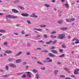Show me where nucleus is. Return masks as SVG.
Returning a JSON list of instances; mask_svg holds the SVG:
<instances>
[{"mask_svg": "<svg viewBox=\"0 0 79 79\" xmlns=\"http://www.w3.org/2000/svg\"><path fill=\"white\" fill-rule=\"evenodd\" d=\"M65 7H66L67 8H69V5L67 4H65Z\"/></svg>", "mask_w": 79, "mask_h": 79, "instance_id": "obj_22", "label": "nucleus"}, {"mask_svg": "<svg viewBox=\"0 0 79 79\" xmlns=\"http://www.w3.org/2000/svg\"><path fill=\"white\" fill-rule=\"evenodd\" d=\"M14 2L15 3H18V2H19V0L15 1Z\"/></svg>", "mask_w": 79, "mask_h": 79, "instance_id": "obj_48", "label": "nucleus"}, {"mask_svg": "<svg viewBox=\"0 0 79 79\" xmlns=\"http://www.w3.org/2000/svg\"><path fill=\"white\" fill-rule=\"evenodd\" d=\"M6 18H11V19H15V18H17L18 17L17 16H12L11 15H8L6 16Z\"/></svg>", "mask_w": 79, "mask_h": 79, "instance_id": "obj_2", "label": "nucleus"}, {"mask_svg": "<svg viewBox=\"0 0 79 79\" xmlns=\"http://www.w3.org/2000/svg\"><path fill=\"white\" fill-rule=\"evenodd\" d=\"M64 56H65L64 54H63L62 55L60 56L59 57H62Z\"/></svg>", "mask_w": 79, "mask_h": 79, "instance_id": "obj_29", "label": "nucleus"}, {"mask_svg": "<svg viewBox=\"0 0 79 79\" xmlns=\"http://www.w3.org/2000/svg\"><path fill=\"white\" fill-rule=\"evenodd\" d=\"M58 72V70H55L54 72V74L55 76H56L57 75V73Z\"/></svg>", "mask_w": 79, "mask_h": 79, "instance_id": "obj_14", "label": "nucleus"}, {"mask_svg": "<svg viewBox=\"0 0 79 79\" xmlns=\"http://www.w3.org/2000/svg\"><path fill=\"white\" fill-rule=\"evenodd\" d=\"M6 31L3 30H0V32H2V33L3 32H6Z\"/></svg>", "mask_w": 79, "mask_h": 79, "instance_id": "obj_20", "label": "nucleus"}, {"mask_svg": "<svg viewBox=\"0 0 79 79\" xmlns=\"http://www.w3.org/2000/svg\"><path fill=\"white\" fill-rule=\"evenodd\" d=\"M50 59V58L48 57L46 59V60H44L43 62L44 63H46V62H48V63L52 62V60Z\"/></svg>", "mask_w": 79, "mask_h": 79, "instance_id": "obj_3", "label": "nucleus"}, {"mask_svg": "<svg viewBox=\"0 0 79 79\" xmlns=\"http://www.w3.org/2000/svg\"><path fill=\"white\" fill-rule=\"evenodd\" d=\"M20 8V9H21V10H24V8L23 7V6H19Z\"/></svg>", "mask_w": 79, "mask_h": 79, "instance_id": "obj_42", "label": "nucleus"}, {"mask_svg": "<svg viewBox=\"0 0 79 79\" xmlns=\"http://www.w3.org/2000/svg\"><path fill=\"white\" fill-rule=\"evenodd\" d=\"M49 56L51 57H56V55H53L52 53H49L48 54Z\"/></svg>", "mask_w": 79, "mask_h": 79, "instance_id": "obj_11", "label": "nucleus"}, {"mask_svg": "<svg viewBox=\"0 0 79 79\" xmlns=\"http://www.w3.org/2000/svg\"><path fill=\"white\" fill-rule=\"evenodd\" d=\"M68 29V28H61L60 29L61 30H62V31H65V30H67Z\"/></svg>", "mask_w": 79, "mask_h": 79, "instance_id": "obj_18", "label": "nucleus"}, {"mask_svg": "<svg viewBox=\"0 0 79 79\" xmlns=\"http://www.w3.org/2000/svg\"><path fill=\"white\" fill-rule=\"evenodd\" d=\"M51 52H52L53 53H55L56 54H57L58 53V52L57 51H55L54 50H52L51 51Z\"/></svg>", "mask_w": 79, "mask_h": 79, "instance_id": "obj_9", "label": "nucleus"}, {"mask_svg": "<svg viewBox=\"0 0 79 79\" xmlns=\"http://www.w3.org/2000/svg\"><path fill=\"white\" fill-rule=\"evenodd\" d=\"M33 30H35L36 31H38V29L37 28H33Z\"/></svg>", "mask_w": 79, "mask_h": 79, "instance_id": "obj_55", "label": "nucleus"}, {"mask_svg": "<svg viewBox=\"0 0 79 79\" xmlns=\"http://www.w3.org/2000/svg\"><path fill=\"white\" fill-rule=\"evenodd\" d=\"M4 45H8V42H5L4 43H3Z\"/></svg>", "mask_w": 79, "mask_h": 79, "instance_id": "obj_34", "label": "nucleus"}, {"mask_svg": "<svg viewBox=\"0 0 79 79\" xmlns=\"http://www.w3.org/2000/svg\"><path fill=\"white\" fill-rule=\"evenodd\" d=\"M63 21L61 20L60 21H58V23L59 24H61V23H63Z\"/></svg>", "mask_w": 79, "mask_h": 79, "instance_id": "obj_28", "label": "nucleus"}, {"mask_svg": "<svg viewBox=\"0 0 79 79\" xmlns=\"http://www.w3.org/2000/svg\"><path fill=\"white\" fill-rule=\"evenodd\" d=\"M44 36L45 38H47V35L44 34Z\"/></svg>", "mask_w": 79, "mask_h": 79, "instance_id": "obj_47", "label": "nucleus"}, {"mask_svg": "<svg viewBox=\"0 0 79 79\" xmlns=\"http://www.w3.org/2000/svg\"><path fill=\"white\" fill-rule=\"evenodd\" d=\"M65 37V35L64 34H59L58 35V38L59 39H63Z\"/></svg>", "mask_w": 79, "mask_h": 79, "instance_id": "obj_1", "label": "nucleus"}, {"mask_svg": "<svg viewBox=\"0 0 79 79\" xmlns=\"http://www.w3.org/2000/svg\"><path fill=\"white\" fill-rule=\"evenodd\" d=\"M21 61H22L21 59H18L16 60V63H19L21 62Z\"/></svg>", "mask_w": 79, "mask_h": 79, "instance_id": "obj_15", "label": "nucleus"}, {"mask_svg": "<svg viewBox=\"0 0 79 79\" xmlns=\"http://www.w3.org/2000/svg\"><path fill=\"white\" fill-rule=\"evenodd\" d=\"M41 69L42 70H45V67H43L41 68Z\"/></svg>", "mask_w": 79, "mask_h": 79, "instance_id": "obj_51", "label": "nucleus"}, {"mask_svg": "<svg viewBox=\"0 0 79 79\" xmlns=\"http://www.w3.org/2000/svg\"><path fill=\"white\" fill-rule=\"evenodd\" d=\"M66 21H67V22H69L70 23V19H66Z\"/></svg>", "mask_w": 79, "mask_h": 79, "instance_id": "obj_38", "label": "nucleus"}, {"mask_svg": "<svg viewBox=\"0 0 79 79\" xmlns=\"http://www.w3.org/2000/svg\"><path fill=\"white\" fill-rule=\"evenodd\" d=\"M32 71L33 72V73H38V71H37V70L35 69H33Z\"/></svg>", "mask_w": 79, "mask_h": 79, "instance_id": "obj_17", "label": "nucleus"}, {"mask_svg": "<svg viewBox=\"0 0 79 79\" xmlns=\"http://www.w3.org/2000/svg\"><path fill=\"white\" fill-rule=\"evenodd\" d=\"M2 77H8V75H3Z\"/></svg>", "mask_w": 79, "mask_h": 79, "instance_id": "obj_37", "label": "nucleus"}, {"mask_svg": "<svg viewBox=\"0 0 79 79\" xmlns=\"http://www.w3.org/2000/svg\"><path fill=\"white\" fill-rule=\"evenodd\" d=\"M5 68L6 69V70H7V71H8V65H6L5 66Z\"/></svg>", "mask_w": 79, "mask_h": 79, "instance_id": "obj_30", "label": "nucleus"}, {"mask_svg": "<svg viewBox=\"0 0 79 79\" xmlns=\"http://www.w3.org/2000/svg\"><path fill=\"white\" fill-rule=\"evenodd\" d=\"M75 44H79V40H77L75 42Z\"/></svg>", "mask_w": 79, "mask_h": 79, "instance_id": "obj_27", "label": "nucleus"}, {"mask_svg": "<svg viewBox=\"0 0 79 79\" xmlns=\"http://www.w3.org/2000/svg\"><path fill=\"white\" fill-rule=\"evenodd\" d=\"M36 77L37 79H39V74H38V73H37L36 74Z\"/></svg>", "mask_w": 79, "mask_h": 79, "instance_id": "obj_33", "label": "nucleus"}, {"mask_svg": "<svg viewBox=\"0 0 79 79\" xmlns=\"http://www.w3.org/2000/svg\"><path fill=\"white\" fill-rule=\"evenodd\" d=\"M12 11L13 12L15 13H19V11L15 9H13L12 10Z\"/></svg>", "mask_w": 79, "mask_h": 79, "instance_id": "obj_12", "label": "nucleus"}, {"mask_svg": "<svg viewBox=\"0 0 79 79\" xmlns=\"http://www.w3.org/2000/svg\"><path fill=\"white\" fill-rule=\"evenodd\" d=\"M40 35H38L37 36H36V38H38V37H40Z\"/></svg>", "mask_w": 79, "mask_h": 79, "instance_id": "obj_58", "label": "nucleus"}, {"mask_svg": "<svg viewBox=\"0 0 79 79\" xmlns=\"http://www.w3.org/2000/svg\"><path fill=\"white\" fill-rule=\"evenodd\" d=\"M43 52H48V51L46 50H44V51H43Z\"/></svg>", "mask_w": 79, "mask_h": 79, "instance_id": "obj_61", "label": "nucleus"}, {"mask_svg": "<svg viewBox=\"0 0 79 79\" xmlns=\"http://www.w3.org/2000/svg\"><path fill=\"white\" fill-rule=\"evenodd\" d=\"M62 47L63 48H66V46L64 45V44L62 45Z\"/></svg>", "mask_w": 79, "mask_h": 79, "instance_id": "obj_19", "label": "nucleus"}, {"mask_svg": "<svg viewBox=\"0 0 79 79\" xmlns=\"http://www.w3.org/2000/svg\"><path fill=\"white\" fill-rule=\"evenodd\" d=\"M52 43V41H50L49 42H48L46 43L47 44H51V43Z\"/></svg>", "mask_w": 79, "mask_h": 79, "instance_id": "obj_31", "label": "nucleus"}, {"mask_svg": "<svg viewBox=\"0 0 79 79\" xmlns=\"http://www.w3.org/2000/svg\"><path fill=\"white\" fill-rule=\"evenodd\" d=\"M59 52H63V50H62V49H60L59 50Z\"/></svg>", "mask_w": 79, "mask_h": 79, "instance_id": "obj_62", "label": "nucleus"}, {"mask_svg": "<svg viewBox=\"0 0 79 79\" xmlns=\"http://www.w3.org/2000/svg\"><path fill=\"white\" fill-rule=\"evenodd\" d=\"M30 54H31V53H30V52H27V55H30Z\"/></svg>", "mask_w": 79, "mask_h": 79, "instance_id": "obj_49", "label": "nucleus"}, {"mask_svg": "<svg viewBox=\"0 0 79 79\" xmlns=\"http://www.w3.org/2000/svg\"><path fill=\"white\" fill-rule=\"evenodd\" d=\"M44 6H46V7H50V5L47 4H44Z\"/></svg>", "mask_w": 79, "mask_h": 79, "instance_id": "obj_23", "label": "nucleus"}, {"mask_svg": "<svg viewBox=\"0 0 79 79\" xmlns=\"http://www.w3.org/2000/svg\"><path fill=\"white\" fill-rule=\"evenodd\" d=\"M56 42H57V41L56 40H55L54 41H52V44H55L56 43Z\"/></svg>", "mask_w": 79, "mask_h": 79, "instance_id": "obj_32", "label": "nucleus"}, {"mask_svg": "<svg viewBox=\"0 0 79 79\" xmlns=\"http://www.w3.org/2000/svg\"><path fill=\"white\" fill-rule=\"evenodd\" d=\"M57 63L58 64H61V62H57Z\"/></svg>", "mask_w": 79, "mask_h": 79, "instance_id": "obj_57", "label": "nucleus"}, {"mask_svg": "<svg viewBox=\"0 0 79 79\" xmlns=\"http://www.w3.org/2000/svg\"><path fill=\"white\" fill-rule=\"evenodd\" d=\"M21 15L23 16H25V17L29 16V15L27 13H22Z\"/></svg>", "mask_w": 79, "mask_h": 79, "instance_id": "obj_8", "label": "nucleus"}, {"mask_svg": "<svg viewBox=\"0 0 79 79\" xmlns=\"http://www.w3.org/2000/svg\"><path fill=\"white\" fill-rule=\"evenodd\" d=\"M12 60H13V59L12 58L9 59V61H12Z\"/></svg>", "mask_w": 79, "mask_h": 79, "instance_id": "obj_46", "label": "nucleus"}, {"mask_svg": "<svg viewBox=\"0 0 79 79\" xmlns=\"http://www.w3.org/2000/svg\"><path fill=\"white\" fill-rule=\"evenodd\" d=\"M65 79H71V78L69 77H66L65 78Z\"/></svg>", "mask_w": 79, "mask_h": 79, "instance_id": "obj_59", "label": "nucleus"}, {"mask_svg": "<svg viewBox=\"0 0 79 79\" xmlns=\"http://www.w3.org/2000/svg\"><path fill=\"white\" fill-rule=\"evenodd\" d=\"M52 3H55V0H52Z\"/></svg>", "mask_w": 79, "mask_h": 79, "instance_id": "obj_56", "label": "nucleus"}, {"mask_svg": "<svg viewBox=\"0 0 79 79\" xmlns=\"http://www.w3.org/2000/svg\"><path fill=\"white\" fill-rule=\"evenodd\" d=\"M60 77H65V76L64 75H60Z\"/></svg>", "mask_w": 79, "mask_h": 79, "instance_id": "obj_44", "label": "nucleus"}, {"mask_svg": "<svg viewBox=\"0 0 79 79\" xmlns=\"http://www.w3.org/2000/svg\"><path fill=\"white\" fill-rule=\"evenodd\" d=\"M77 40V39H76V38H74L73 40V41H74V40Z\"/></svg>", "mask_w": 79, "mask_h": 79, "instance_id": "obj_54", "label": "nucleus"}, {"mask_svg": "<svg viewBox=\"0 0 79 79\" xmlns=\"http://www.w3.org/2000/svg\"><path fill=\"white\" fill-rule=\"evenodd\" d=\"M14 34L15 35H17L19 34L18 33H14Z\"/></svg>", "mask_w": 79, "mask_h": 79, "instance_id": "obj_52", "label": "nucleus"}, {"mask_svg": "<svg viewBox=\"0 0 79 79\" xmlns=\"http://www.w3.org/2000/svg\"><path fill=\"white\" fill-rule=\"evenodd\" d=\"M53 37H54L53 35H51V38H53Z\"/></svg>", "mask_w": 79, "mask_h": 79, "instance_id": "obj_63", "label": "nucleus"}, {"mask_svg": "<svg viewBox=\"0 0 79 79\" xmlns=\"http://www.w3.org/2000/svg\"><path fill=\"white\" fill-rule=\"evenodd\" d=\"M64 70H65V71H69V69H67L66 68H65L64 69Z\"/></svg>", "mask_w": 79, "mask_h": 79, "instance_id": "obj_25", "label": "nucleus"}, {"mask_svg": "<svg viewBox=\"0 0 79 79\" xmlns=\"http://www.w3.org/2000/svg\"><path fill=\"white\" fill-rule=\"evenodd\" d=\"M38 42H39V43L41 42L42 43H44V41H43L42 40H40L38 41Z\"/></svg>", "mask_w": 79, "mask_h": 79, "instance_id": "obj_50", "label": "nucleus"}, {"mask_svg": "<svg viewBox=\"0 0 79 79\" xmlns=\"http://www.w3.org/2000/svg\"><path fill=\"white\" fill-rule=\"evenodd\" d=\"M79 69H75L74 73L75 74H79Z\"/></svg>", "mask_w": 79, "mask_h": 79, "instance_id": "obj_4", "label": "nucleus"}, {"mask_svg": "<svg viewBox=\"0 0 79 79\" xmlns=\"http://www.w3.org/2000/svg\"><path fill=\"white\" fill-rule=\"evenodd\" d=\"M27 47H29V46H30V44H27Z\"/></svg>", "mask_w": 79, "mask_h": 79, "instance_id": "obj_64", "label": "nucleus"}, {"mask_svg": "<svg viewBox=\"0 0 79 79\" xmlns=\"http://www.w3.org/2000/svg\"><path fill=\"white\" fill-rule=\"evenodd\" d=\"M30 17H33L34 18H37L38 16H37L35 14V13H33L32 14V15H29Z\"/></svg>", "mask_w": 79, "mask_h": 79, "instance_id": "obj_7", "label": "nucleus"}, {"mask_svg": "<svg viewBox=\"0 0 79 79\" xmlns=\"http://www.w3.org/2000/svg\"><path fill=\"white\" fill-rule=\"evenodd\" d=\"M40 26V27H47V26L46 25H41Z\"/></svg>", "mask_w": 79, "mask_h": 79, "instance_id": "obj_16", "label": "nucleus"}, {"mask_svg": "<svg viewBox=\"0 0 79 79\" xmlns=\"http://www.w3.org/2000/svg\"><path fill=\"white\" fill-rule=\"evenodd\" d=\"M22 77H23V78L26 77V75L23 74L22 76Z\"/></svg>", "mask_w": 79, "mask_h": 79, "instance_id": "obj_45", "label": "nucleus"}, {"mask_svg": "<svg viewBox=\"0 0 79 79\" xmlns=\"http://www.w3.org/2000/svg\"><path fill=\"white\" fill-rule=\"evenodd\" d=\"M6 53H8V54H10V53H12V51H6L5 52Z\"/></svg>", "mask_w": 79, "mask_h": 79, "instance_id": "obj_13", "label": "nucleus"}, {"mask_svg": "<svg viewBox=\"0 0 79 79\" xmlns=\"http://www.w3.org/2000/svg\"><path fill=\"white\" fill-rule=\"evenodd\" d=\"M37 31H40V32H41V31H42V29H38Z\"/></svg>", "mask_w": 79, "mask_h": 79, "instance_id": "obj_40", "label": "nucleus"}, {"mask_svg": "<svg viewBox=\"0 0 79 79\" xmlns=\"http://www.w3.org/2000/svg\"><path fill=\"white\" fill-rule=\"evenodd\" d=\"M56 31H53L50 33L51 34H56Z\"/></svg>", "mask_w": 79, "mask_h": 79, "instance_id": "obj_24", "label": "nucleus"}, {"mask_svg": "<svg viewBox=\"0 0 79 79\" xmlns=\"http://www.w3.org/2000/svg\"><path fill=\"white\" fill-rule=\"evenodd\" d=\"M21 33L22 34H24L25 33V32L24 30H22L21 31Z\"/></svg>", "mask_w": 79, "mask_h": 79, "instance_id": "obj_43", "label": "nucleus"}, {"mask_svg": "<svg viewBox=\"0 0 79 79\" xmlns=\"http://www.w3.org/2000/svg\"><path fill=\"white\" fill-rule=\"evenodd\" d=\"M29 68V66L28 65H26L25 67V69H28Z\"/></svg>", "mask_w": 79, "mask_h": 79, "instance_id": "obj_36", "label": "nucleus"}, {"mask_svg": "<svg viewBox=\"0 0 79 79\" xmlns=\"http://www.w3.org/2000/svg\"><path fill=\"white\" fill-rule=\"evenodd\" d=\"M16 26L17 27H19V24H16Z\"/></svg>", "mask_w": 79, "mask_h": 79, "instance_id": "obj_60", "label": "nucleus"}, {"mask_svg": "<svg viewBox=\"0 0 79 79\" xmlns=\"http://www.w3.org/2000/svg\"><path fill=\"white\" fill-rule=\"evenodd\" d=\"M37 63H38V64H42V63H41L40 61H38L37 62Z\"/></svg>", "mask_w": 79, "mask_h": 79, "instance_id": "obj_41", "label": "nucleus"}, {"mask_svg": "<svg viewBox=\"0 0 79 79\" xmlns=\"http://www.w3.org/2000/svg\"><path fill=\"white\" fill-rule=\"evenodd\" d=\"M55 47L54 46H52L51 48H50V49H51L52 50V49H55Z\"/></svg>", "mask_w": 79, "mask_h": 79, "instance_id": "obj_39", "label": "nucleus"}, {"mask_svg": "<svg viewBox=\"0 0 79 79\" xmlns=\"http://www.w3.org/2000/svg\"><path fill=\"white\" fill-rule=\"evenodd\" d=\"M27 22L28 24H31V22L29 20H27Z\"/></svg>", "mask_w": 79, "mask_h": 79, "instance_id": "obj_26", "label": "nucleus"}, {"mask_svg": "<svg viewBox=\"0 0 79 79\" xmlns=\"http://www.w3.org/2000/svg\"><path fill=\"white\" fill-rule=\"evenodd\" d=\"M74 20H75V19L74 18L71 19H70V23H71V22H72V21H74Z\"/></svg>", "mask_w": 79, "mask_h": 79, "instance_id": "obj_21", "label": "nucleus"}, {"mask_svg": "<svg viewBox=\"0 0 79 79\" xmlns=\"http://www.w3.org/2000/svg\"><path fill=\"white\" fill-rule=\"evenodd\" d=\"M22 52H18L17 53L15 54V56H19L20 55L22 54Z\"/></svg>", "mask_w": 79, "mask_h": 79, "instance_id": "obj_10", "label": "nucleus"}, {"mask_svg": "<svg viewBox=\"0 0 79 79\" xmlns=\"http://www.w3.org/2000/svg\"><path fill=\"white\" fill-rule=\"evenodd\" d=\"M26 73L27 74V76L29 79H30V78H31V73L29 72H26Z\"/></svg>", "mask_w": 79, "mask_h": 79, "instance_id": "obj_5", "label": "nucleus"}, {"mask_svg": "<svg viewBox=\"0 0 79 79\" xmlns=\"http://www.w3.org/2000/svg\"><path fill=\"white\" fill-rule=\"evenodd\" d=\"M71 77H73V78H76V76L74 75H71Z\"/></svg>", "mask_w": 79, "mask_h": 79, "instance_id": "obj_35", "label": "nucleus"}, {"mask_svg": "<svg viewBox=\"0 0 79 79\" xmlns=\"http://www.w3.org/2000/svg\"><path fill=\"white\" fill-rule=\"evenodd\" d=\"M18 75H21V74H23V73H17Z\"/></svg>", "mask_w": 79, "mask_h": 79, "instance_id": "obj_53", "label": "nucleus"}, {"mask_svg": "<svg viewBox=\"0 0 79 79\" xmlns=\"http://www.w3.org/2000/svg\"><path fill=\"white\" fill-rule=\"evenodd\" d=\"M9 65L10 67H12V68H16V65L14 64H9Z\"/></svg>", "mask_w": 79, "mask_h": 79, "instance_id": "obj_6", "label": "nucleus"}]
</instances>
